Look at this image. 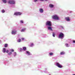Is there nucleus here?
I'll list each match as a JSON object with an SVG mask.
<instances>
[{
    "label": "nucleus",
    "mask_w": 75,
    "mask_h": 75,
    "mask_svg": "<svg viewBox=\"0 0 75 75\" xmlns=\"http://www.w3.org/2000/svg\"><path fill=\"white\" fill-rule=\"evenodd\" d=\"M25 28L23 29H22L21 30V32H23V31H25Z\"/></svg>",
    "instance_id": "nucleus-18"
},
{
    "label": "nucleus",
    "mask_w": 75,
    "mask_h": 75,
    "mask_svg": "<svg viewBox=\"0 0 75 75\" xmlns=\"http://www.w3.org/2000/svg\"><path fill=\"white\" fill-rule=\"evenodd\" d=\"M11 52H14V50L13 49H11Z\"/></svg>",
    "instance_id": "nucleus-25"
},
{
    "label": "nucleus",
    "mask_w": 75,
    "mask_h": 75,
    "mask_svg": "<svg viewBox=\"0 0 75 75\" xmlns=\"http://www.w3.org/2000/svg\"><path fill=\"white\" fill-rule=\"evenodd\" d=\"M9 52V51L8 50H7L6 51V53H8V52Z\"/></svg>",
    "instance_id": "nucleus-27"
},
{
    "label": "nucleus",
    "mask_w": 75,
    "mask_h": 75,
    "mask_svg": "<svg viewBox=\"0 0 75 75\" xmlns=\"http://www.w3.org/2000/svg\"><path fill=\"white\" fill-rule=\"evenodd\" d=\"M12 54V52H10L8 53V55H11Z\"/></svg>",
    "instance_id": "nucleus-19"
},
{
    "label": "nucleus",
    "mask_w": 75,
    "mask_h": 75,
    "mask_svg": "<svg viewBox=\"0 0 75 75\" xmlns=\"http://www.w3.org/2000/svg\"><path fill=\"white\" fill-rule=\"evenodd\" d=\"M8 3L9 4H15V1L13 0H10L8 1Z\"/></svg>",
    "instance_id": "nucleus-3"
},
{
    "label": "nucleus",
    "mask_w": 75,
    "mask_h": 75,
    "mask_svg": "<svg viewBox=\"0 0 75 75\" xmlns=\"http://www.w3.org/2000/svg\"><path fill=\"white\" fill-rule=\"evenodd\" d=\"M60 55H64L65 54V52H61L60 53Z\"/></svg>",
    "instance_id": "nucleus-12"
},
{
    "label": "nucleus",
    "mask_w": 75,
    "mask_h": 75,
    "mask_svg": "<svg viewBox=\"0 0 75 75\" xmlns=\"http://www.w3.org/2000/svg\"><path fill=\"white\" fill-rule=\"evenodd\" d=\"M45 1H47L48 0H45Z\"/></svg>",
    "instance_id": "nucleus-32"
},
{
    "label": "nucleus",
    "mask_w": 75,
    "mask_h": 75,
    "mask_svg": "<svg viewBox=\"0 0 75 75\" xmlns=\"http://www.w3.org/2000/svg\"><path fill=\"white\" fill-rule=\"evenodd\" d=\"M16 33H17V31H12V32H11V33L12 34H16Z\"/></svg>",
    "instance_id": "nucleus-9"
},
{
    "label": "nucleus",
    "mask_w": 75,
    "mask_h": 75,
    "mask_svg": "<svg viewBox=\"0 0 75 75\" xmlns=\"http://www.w3.org/2000/svg\"><path fill=\"white\" fill-rule=\"evenodd\" d=\"M49 7H50V8H53V7H54V5L52 4H50L49 5Z\"/></svg>",
    "instance_id": "nucleus-10"
},
{
    "label": "nucleus",
    "mask_w": 75,
    "mask_h": 75,
    "mask_svg": "<svg viewBox=\"0 0 75 75\" xmlns=\"http://www.w3.org/2000/svg\"><path fill=\"white\" fill-rule=\"evenodd\" d=\"M65 45L67 47H69V46H68V43H66L65 44Z\"/></svg>",
    "instance_id": "nucleus-16"
},
{
    "label": "nucleus",
    "mask_w": 75,
    "mask_h": 75,
    "mask_svg": "<svg viewBox=\"0 0 75 75\" xmlns=\"http://www.w3.org/2000/svg\"><path fill=\"white\" fill-rule=\"evenodd\" d=\"M5 3H6V0H2Z\"/></svg>",
    "instance_id": "nucleus-21"
},
{
    "label": "nucleus",
    "mask_w": 75,
    "mask_h": 75,
    "mask_svg": "<svg viewBox=\"0 0 75 75\" xmlns=\"http://www.w3.org/2000/svg\"><path fill=\"white\" fill-rule=\"evenodd\" d=\"M3 52H4V53L6 52V48H4L3 49Z\"/></svg>",
    "instance_id": "nucleus-13"
},
{
    "label": "nucleus",
    "mask_w": 75,
    "mask_h": 75,
    "mask_svg": "<svg viewBox=\"0 0 75 75\" xmlns=\"http://www.w3.org/2000/svg\"><path fill=\"white\" fill-rule=\"evenodd\" d=\"M18 42H21V39H19L18 40Z\"/></svg>",
    "instance_id": "nucleus-20"
},
{
    "label": "nucleus",
    "mask_w": 75,
    "mask_h": 75,
    "mask_svg": "<svg viewBox=\"0 0 75 75\" xmlns=\"http://www.w3.org/2000/svg\"><path fill=\"white\" fill-rule=\"evenodd\" d=\"M4 47H8V44H5L4 45Z\"/></svg>",
    "instance_id": "nucleus-17"
},
{
    "label": "nucleus",
    "mask_w": 75,
    "mask_h": 75,
    "mask_svg": "<svg viewBox=\"0 0 75 75\" xmlns=\"http://www.w3.org/2000/svg\"><path fill=\"white\" fill-rule=\"evenodd\" d=\"M26 53L27 54H28L29 55H31V54H30V53L28 51H26Z\"/></svg>",
    "instance_id": "nucleus-14"
},
{
    "label": "nucleus",
    "mask_w": 75,
    "mask_h": 75,
    "mask_svg": "<svg viewBox=\"0 0 75 75\" xmlns=\"http://www.w3.org/2000/svg\"><path fill=\"white\" fill-rule=\"evenodd\" d=\"M33 45V44H32V45Z\"/></svg>",
    "instance_id": "nucleus-34"
},
{
    "label": "nucleus",
    "mask_w": 75,
    "mask_h": 75,
    "mask_svg": "<svg viewBox=\"0 0 75 75\" xmlns=\"http://www.w3.org/2000/svg\"><path fill=\"white\" fill-rule=\"evenodd\" d=\"M44 0H40V1H44Z\"/></svg>",
    "instance_id": "nucleus-31"
},
{
    "label": "nucleus",
    "mask_w": 75,
    "mask_h": 75,
    "mask_svg": "<svg viewBox=\"0 0 75 75\" xmlns=\"http://www.w3.org/2000/svg\"><path fill=\"white\" fill-rule=\"evenodd\" d=\"M73 43H75V40H73Z\"/></svg>",
    "instance_id": "nucleus-30"
},
{
    "label": "nucleus",
    "mask_w": 75,
    "mask_h": 75,
    "mask_svg": "<svg viewBox=\"0 0 75 75\" xmlns=\"http://www.w3.org/2000/svg\"><path fill=\"white\" fill-rule=\"evenodd\" d=\"M48 28L49 30H50L51 31H52V28L51 27H48Z\"/></svg>",
    "instance_id": "nucleus-11"
},
{
    "label": "nucleus",
    "mask_w": 75,
    "mask_h": 75,
    "mask_svg": "<svg viewBox=\"0 0 75 75\" xmlns=\"http://www.w3.org/2000/svg\"><path fill=\"white\" fill-rule=\"evenodd\" d=\"M46 25H48L50 27H51L52 25V23L50 21H48L46 23Z\"/></svg>",
    "instance_id": "nucleus-1"
},
{
    "label": "nucleus",
    "mask_w": 75,
    "mask_h": 75,
    "mask_svg": "<svg viewBox=\"0 0 75 75\" xmlns=\"http://www.w3.org/2000/svg\"><path fill=\"white\" fill-rule=\"evenodd\" d=\"M53 37H55V33L54 32L53 33Z\"/></svg>",
    "instance_id": "nucleus-22"
},
{
    "label": "nucleus",
    "mask_w": 75,
    "mask_h": 75,
    "mask_svg": "<svg viewBox=\"0 0 75 75\" xmlns=\"http://www.w3.org/2000/svg\"><path fill=\"white\" fill-rule=\"evenodd\" d=\"M2 12L3 13H4L5 12V11H4V10H2Z\"/></svg>",
    "instance_id": "nucleus-23"
},
{
    "label": "nucleus",
    "mask_w": 75,
    "mask_h": 75,
    "mask_svg": "<svg viewBox=\"0 0 75 75\" xmlns=\"http://www.w3.org/2000/svg\"><path fill=\"white\" fill-rule=\"evenodd\" d=\"M23 51H25L26 50V47H23Z\"/></svg>",
    "instance_id": "nucleus-15"
},
{
    "label": "nucleus",
    "mask_w": 75,
    "mask_h": 75,
    "mask_svg": "<svg viewBox=\"0 0 75 75\" xmlns=\"http://www.w3.org/2000/svg\"><path fill=\"white\" fill-rule=\"evenodd\" d=\"M20 22L21 23H24L23 22V21H22V20Z\"/></svg>",
    "instance_id": "nucleus-26"
},
{
    "label": "nucleus",
    "mask_w": 75,
    "mask_h": 75,
    "mask_svg": "<svg viewBox=\"0 0 75 75\" xmlns=\"http://www.w3.org/2000/svg\"><path fill=\"white\" fill-rule=\"evenodd\" d=\"M64 34L62 33H60L59 35V38H61L62 39L64 38Z\"/></svg>",
    "instance_id": "nucleus-2"
},
{
    "label": "nucleus",
    "mask_w": 75,
    "mask_h": 75,
    "mask_svg": "<svg viewBox=\"0 0 75 75\" xmlns=\"http://www.w3.org/2000/svg\"><path fill=\"white\" fill-rule=\"evenodd\" d=\"M21 39L22 40V41H23L24 40V38H21Z\"/></svg>",
    "instance_id": "nucleus-28"
},
{
    "label": "nucleus",
    "mask_w": 75,
    "mask_h": 75,
    "mask_svg": "<svg viewBox=\"0 0 75 75\" xmlns=\"http://www.w3.org/2000/svg\"><path fill=\"white\" fill-rule=\"evenodd\" d=\"M14 14L16 16H19L21 14V12H16L14 13Z\"/></svg>",
    "instance_id": "nucleus-6"
},
{
    "label": "nucleus",
    "mask_w": 75,
    "mask_h": 75,
    "mask_svg": "<svg viewBox=\"0 0 75 75\" xmlns=\"http://www.w3.org/2000/svg\"><path fill=\"white\" fill-rule=\"evenodd\" d=\"M39 11L40 12V13H43L44 12V10L42 8H40L39 9Z\"/></svg>",
    "instance_id": "nucleus-8"
},
{
    "label": "nucleus",
    "mask_w": 75,
    "mask_h": 75,
    "mask_svg": "<svg viewBox=\"0 0 75 75\" xmlns=\"http://www.w3.org/2000/svg\"><path fill=\"white\" fill-rule=\"evenodd\" d=\"M15 53L16 54V52H15Z\"/></svg>",
    "instance_id": "nucleus-33"
},
{
    "label": "nucleus",
    "mask_w": 75,
    "mask_h": 75,
    "mask_svg": "<svg viewBox=\"0 0 75 75\" xmlns=\"http://www.w3.org/2000/svg\"><path fill=\"white\" fill-rule=\"evenodd\" d=\"M50 55H53V53H50Z\"/></svg>",
    "instance_id": "nucleus-24"
},
{
    "label": "nucleus",
    "mask_w": 75,
    "mask_h": 75,
    "mask_svg": "<svg viewBox=\"0 0 75 75\" xmlns=\"http://www.w3.org/2000/svg\"><path fill=\"white\" fill-rule=\"evenodd\" d=\"M65 19L67 21H70V19L69 17H67L65 18Z\"/></svg>",
    "instance_id": "nucleus-7"
},
{
    "label": "nucleus",
    "mask_w": 75,
    "mask_h": 75,
    "mask_svg": "<svg viewBox=\"0 0 75 75\" xmlns=\"http://www.w3.org/2000/svg\"><path fill=\"white\" fill-rule=\"evenodd\" d=\"M38 0H34V1H35V2H36V1H37Z\"/></svg>",
    "instance_id": "nucleus-29"
},
{
    "label": "nucleus",
    "mask_w": 75,
    "mask_h": 75,
    "mask_svg": "<svg viewBox=\"0 0 75 75\" xmlns=\"http://www.w3.org/2000/svg\"><path fill=\"white\" fill-rule=\"evenodd\" d=\"M56 66L59 67V68H62V66L58 62L56 63Z\"/></svg>",
    "instance_id": "nucleus-5"
},
{
    "label": "nucleus",
    "mask_w": 75,
    "mask_h": 75,
    "mask_svg": "<svg viewBox=\"0 0 75 75\" xmlns=\"http://www.w3.org/2000/svg\"><path fill=\"white\" fill-rule=\"evenodd\" d=\"M53 18L54 20H58L59 19V17H58V16L57 15H56L53 16Z\"/></svg>",
    "instance_id": "nucleus-4"
}]
</instances>
